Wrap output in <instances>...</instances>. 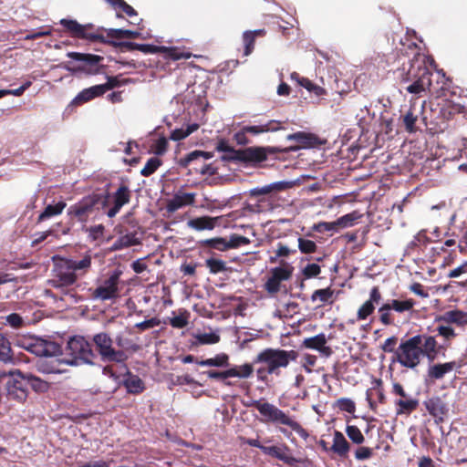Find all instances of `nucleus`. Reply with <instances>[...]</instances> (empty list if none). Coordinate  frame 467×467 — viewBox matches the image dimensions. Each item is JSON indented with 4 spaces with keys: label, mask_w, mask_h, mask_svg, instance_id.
I'll list each match as a JSON object with an SVG mask.
<instances>
[{
    "label": "nucleus",
    "mask_w": 467,
    "mask_h": 467,
    "mask_svg": "<svg viewBox=\"0 0 467 467\" xmlns=\"http://www.w3.org/2000/svg\"><path fill=\"white\" fill-rule=\"evenodd\" d=\"M327 337L324 333L316 335L315 337H306L303 340L302 346L308 349H314L321 353L325 357L332 355L333 351L330 347L327 346Z\"/></svg>",
    "instance_id": "obj_23"
},
{
    "label": "nucleus",
    "mask_w": 467,
    "mask_h": 467,
    "mask_svg": "<svg viewBox=\"0 0 467 467\" xmlns=\"http://www.w3.org/2000/svg\"><path fill=\"white\" fill-rule=\"evenodd\" d=\"M294 272V267L285 262H281V266L272 268L270 276L264 285L265 290L271 296L276 295L281 290V283L288 281Z\"/></svg>",
    "instance_id": "obj_14"
},
{
    "label": "nucleus",
    "mask_w": 467,
    "mask_h": 467,
    "mask_svg": "<svg viewBox=\"0 0 467 467\" xmlns=\"http://www.w3.org/2000/svg\"><path fill=\"white\" fill-rule=\"evenodd\" d=\"M426 410L437 424L442 423L448 413L446 403L440 397H431L423 401Z\"/></svg>",
    "instance_id": "obj_20"
},
{
    "label": "nucleus",
    "mask_w": 467,
    "mask_h": 467,
    "mask_svg": "<svg viewBox=\"0 0 467 467\" xmlns=\"http://www.w3.org/2000/svg\"><path fill=\"white\" fill-rule=\"evenodd\" d=\"M279 147H248L237 150L235 153L234 162H241L247 165L254 166L267 159L268 153H276L281 151Z\"/></svg>",
    "instance_id": "obj_12"
},
{
    "label": "nucleus",
    "mask_w": 467,
    "mask_h": 467,
    "mask_svg": "<svg viewBox=\"0 0 467 467\" xmlns=\"http://www.w3.org/2000/svg\"><path fill=\"white\" fill-rule=\"evenodd\" d=\"M335 291L330 287L317 289L311 295V301L319 300L322 304H332Z\"/></svg>",
    "instance_id": "obj_47"
},
{
    "label": "nucleus",
    "mask_w": 467,
    "mask_h": 467,
    "mask_svg": "<svg viewBox=\"0 0 467 467\" xmlns=\"http://www.w3.org/2000/svg\"><path fill=\"white\" fill-rule=\"evenodd\" d=\"M67 351L70 358H56L50 363L39 364V370L44 373H61L64 371L61 365L78 366L79 364H93L96 358L90 343L82 336H74L67 341Z\"/></svg>",
    "instance_id": "obj_3"
},
{
    "label": "nucleus",
    "mask_w": 467,
    "mask_h": 467,
    "mask_svg": "<svg viewBox=\"0 0 467 467\" xmlns=\"http://www.w3.org/2000/svg\"><path fill=\"white\" fill-rule=\"evenodd\" d=\"M254 364L244 363L240 366H234L229 368L231 378L248 379L254 373Z\"/></svg>",
    "instance_id": "obj_46"
},
{
    "label": "nucleus",
    "mask_w": 467,
    "mask_h": 467,
    "mask_svg": "<svg viewBox=\"0 0 467 467\" xmlns=\"http://www.w3.org/2000/svg\"><path fill=\"white\" fill-rule=\"evenodd\" d=\"M337 407L342 410L353 414L356 411L355 402L348 398H341L337 400Z\"/></svg>",
    "instance_id": "obj_63"
},
{
    "label": "nucleus",
    "mask_w": 467,
    "mask_h": 467,
    "mask_svg": "<svg viewBox=\"0 0 467 467\" xmlns=\"http://www.w3.org/2000/svg\"><path fill=\"white\" fill-rule=\"evenodd\" d=\"M252 406L256 409L262 416L261 420L265 423H271L276 426L284 425L289 427L303 440L309 437L307 431L288 413L285 412L275 405L262 400H254Z\"/></svg>",
    "instance_id": "obj_6"
},
{
    "label": "nucleus",
    "mask_w": 467,
    "mask_h": 467,
    "mask_svg": "<svg viewBox=\"0 0 467 467\" xmlns=\"http://www.w3.org/2000/svg\"><path fill=\"white\" fill-rule=\"evenodd\" d=\"M202 245L219 251H227V240L223 237L203 240Z\"/></svg>",
    "instance_id": "obj_56"
},
{
    "label": "nucleus",
    "mask_w": 467,
    "mask_h": 467,
    "mask_svg": "<svg viewBox=\"0 0 467 467\" xmlns=\"http://www.w3.org/2000/svg\"><path fill=\"white\" fill-rule=\"evenodd\" d=\"M392 309L390 308L389 305L386 302L382 304L379 309V322L388 327V326H393L395 324L394 317L391 313Z\"/></svg>",
    "instance_id": "obj_49"
},
{
    "label": "nucleus",
    "mask_w": 467,
    "mask_h": 467,
    "mask_svg": "<svg viewBox=\"0 0 467 467\" xmlns=\"http://www.w3.org/2000/svg\"><path fill=\"white\" fill-rule=\"evenodd\" d=\"M290 78L293 81H296L299 86L305 88L309 92L314 93L317 97L323 96L327 93L325 88L314 84L308 78L301 77L297 72L291 73Z\"/></svg>",
    "instance_id": "obj_35"
},
{
    "label": "nucleus",
    "mask_w": 467,
    "mask_h": 467,
    "mask_svg": "<svg viewBox=\"0 0 467 467\" xmlns=\"http://www.w3.org/2000/svg\"><path fill=\"white\" fill-rule=\"evenodd\" d=\"M162 164V161L158 157H151L148 160L145 166L140 171V174L149 177L153 174Z\"/></svg>",
    "instance_id": "obj_55"
},
{
    "label": "nucleus",
    "mask_w": 467,
    "mask_h": 467,
    "mask_svg": "<svg viewBox=\"0 0 467 467\" xmlns=\"http://www.w3.org/2000/svg\"><path fill=\"white\" fill-rule=\"evenodd\" d=\"M456 366L455 361L431 365L428 368V377L431 380L441 379L447 373L452 371Z\"/></svg>",
    "instance_id": "obj_32"
},
{
    "label": "nucleus",
    "mask_w": 467,
    "mask_h": 467,
    "mask_svg": "<svg viewBox=\"0 0 467 467\" xmlns=\"http://www.w3.org/2000/svg\"><path fill=\"white\" fill-rule=\"evenodd\" d=\"M25 356H14L11 348V344L6 337L0 333V361L5 364H17L20 361H24Z\"/></svg>",
    "instance_id": "obj_25"
},
{
    "label": "nucleus",
    "mask_w": 467,
    "mask_h": 467,
    "mask_svg": "<svg viewBox=\"0 0 467 467\" xmlns=\"http://www.w3.org/2000/svg\"><path fill=\"white\" fill-rule=\"evenodd\" d=\"M164 55L165 58L171 60H179L182 58H190L191 53L183 52L177 47H164L161 46V52Z\"/></svg>",
    "instance_id": "obj_45"
},
{
    "label": "nucleus",
    "mask_w": 467,
    "mask_h": 467,
    "mask_svg": "<svg viewBox=\"0 0 467 467\" xmlns=\"http://www.w3.org/2000/svg\"><path fill=\"white\" fill-rule=\"evenodd\" d=\"M296 249H290L287 245L282 244V243H278L277 244V249L275 251V257H270V263H275L276 260H277V257H287L289 256L291 254H296Z\"/></svg>",
    "instance_id": "obj_62"
},
{
    "label": "nucleus",
    "mask_w": 467,
    "mask_h": 467,
    "mask_svg": "<svg viewBox=\"0 0 467 467\" xmlns=\"http://www.w3.org/2000/svg\"><path fill=\"white\" fill-rule=\"evenodd\" d=\"M266 31L265 29H257L254 31H245L243 34V41L244 45V55H250L254 48V42L256 37L265 36Z\"/></svg>",
    "instance_id": "obj_38"
},
{
    "label": "nucleus",
    "mask_w": 467,
    "mask_h": 467,
    "mask_svg": "<svg viewBox=\"0 0 467 467\" xmlns=\"http://www.w3.org/2000/svg\"><path fill=\"white\" fill-rule=\"evenodd\" d=\"M213 154L212 152L195 150L185 155L183 158H181L177 163L182 168H188L192 162H195L201 159L209 160L213 158Z\"/></svg>",
    "instance_id": "obj_36"
},
{
    "label": "nucleus",
    "mask_w": 467,
    "mask_h": 467,
    "mask_svg": "<svg viewBox=\"0 0 467 467\" xmlns=\"http://www.w3.org/2000/svg\"><path fill=\"white\" fill-rule=\"evenodd\" d=\"M109 199L110 194L108 192H92L70 205L67 212V216L77 222L85 223L91 216L97 217L102 211L104 213L109 207Z\"/></svg>",
    "instance_id": "obj_5"
},
{
    "label": "nucleus",
    "mask_w": 467,
    "mask_h": 467,
    "mask_svg": "<svg viewBox=\"0 0 467 467\" xmlns=\"http://www.w3.org/2000/svg\"><path fill=\"white\" fill-rule=\"evenodd\" d=\"M244 131L253 135H257L268 131H277L282 129L280 122L276 120H269L263 125L244 126Z\"/></svg>",
    "instance_id": "obj_39"
},
{
    "label": "nucleus",
    "mask_w": 467,
    "mask_h": 467,
    "mask_svg": "<svg viewBox=\"0 0 467 467\" xmlns=\"http://www.w3.org/2000/svg\"><path fill=\"white\" fill-rule=\"evenodd\" d=\"M286 140L296 141V143H298V145L290 146L284 149L281 148L282 150L280 152L296 151L300 148L311 147L316 143L317 137L310 133L297 131L296 133L287 135Z\"/></svg>",
    "instance_id": "obj_22"
},
{
    "label": "nucleus",
    "mask_w": 467,
    "mask_h": 467,
    "mask_svg": "<svg viewBox=\"0 0 467 467\" xmlns=\"http://www.w3.org/2000/svg\"><path fill=\"white\" fill-rule=\"evenodd\" d=\"M120 270H115L108 278L103 280L94 290L91 291V297L95 300L107 301L119 296L120 282Z\"/></svg>",
    "instance_id": "obj_11"
},
{
    "label": "nucleus",
    "mask_w": 467,
    "mask_h": 467,
    "mask_svg": "<svg viewBox=\"0 0 467 467\" xmlns=\"http://www.w3.org/2000/svg\"><path fill=\"white\" fill-rule=\"evenodd\" d=\"M263 453L277 459L292 467L296 466V463L301 462L300 459H297L291 454V449L284 442L279 445H265V447L263 448Z\"/></svg>",
    "instance_id": "obj_16"
},
{
    "label": "nucleus",
    "mask_w": 467,
    "mask_h": 467,
    "mask_svg": "<svg viewBox=\"0 0 467 467\" xmlns=\"http://www.w3.org/2000/svg\"><path fill=\"white\" fill-rule=\"evenodd\" d=\"M298 249L302 254H314L317 252V245L312 240L299 237L298 238Z\"/></svg>",
    "instance_id": "obj_59"
},
{
    "label": "nucleus",
    "mask_w": 467,
    "mask_h": 467,
    "mask_svg": "<svg viewBox=\"0 0 467 467\" xmlns=\"http://www.w3.org/2000/svg\"><path fill=\"white\" fill-rule=\"evenodd\" d=\"M111 7L116 11L118 17H122L121 13H124L126 16L132 17L136 16L137 11L129 4H127L124 0H106Z\"/></svg>",
    "instance_id": "obj_40"
},
{
    "label": "nucleus",
    "mask_w": 467,
    "mask_h": 467,
    "mask_svg": "<svg viewBox=\"0 0 467 467\" xmlns=\"http://www.w3.org/2000/svg\"><path fill=\"white\" fill-rule=\"evenodd\" d=\"M196 363L202 367L227 368L230 366L229 356L225 353L217 354L214 358L196 361Z\"/></svg>",
    "instance_id": "obj_42"
},
{
    "label": "nucleus",
    "mask_w": 467,
    "mask_h": 467,
    "mask_svg": "<svg viewBox=\"0 0 467 467\" xmlns=\"http://www.w3.org/2000/svg\"><path fill=\"white\" fill-rule=\"evenodd\" d=\"M298 353L296 350L267 348L260 351L253 360V364H264L256 369L257 379L267 382L269 375H280V368H286L291 361H296Z\"/></svg>",
    "instance_id": "obj_4"
},
{
    "label": "nucleus",
    "mask_w": 467,
    "mask_h": 467,
    "mask_svg": "<svg viewBox=\"0 0 467 467\" xmlns=\"http://www.w3.org/2000/svg\"><path fill=\"white\" fill-rule=\"evenodd\" d=\"M250 244V240L243 235L232 234L230 240L227 241V250L232 248H237L242 245H247Z\"/></svg>",
    "instance_id": "obj_61"
},
{
    "label": "nucleus",
    "mask_w": 467,
    "mask_h": 467,
    "mask_svg": "<svg viewBox=\"0 0 467 467\" xmlns=\"http://www.w3.org/2000/svg\"><path fill=\"white\" fill-rule=\"evenodd\" d=\"M205 265L213 275H216L227 270L226 263L224 261L213 257L206 259Z\"/></svg>",
    "instance_id": "obj_53"
},
{
    "label": "nucleus",
    "mask_w": 467,
    "mask_h": 467,
    "mask_svg": "<svg viewBox=\"0 0 467 467\" xmlns=\"http://www.w3.org/2000/svg\"><path fill=\"white\" fill-rule=\"evenodd\" d=\"M291 186V183L288 182H276L270 183L268 185H265L263 187H255L250 191V194L252 196H261L266 195L271 192H282L288 189Z\"/></svg>",
    "instance_id": "obj_33"
},
{
    "label": "nucleus",
    "mask_w": 467,
    "mask_h": 467,
    "mask_svg": "<svg viewBox=\"0 0 467 467\" xmlns=\"http://www.w3.org/2000/svg\"><path fill=\"white\" fill-rule=\"evenodd\" d=\"M9 376H17L21 379H26L30 387L36 392H46L47 391L49 385L47 381L42 380L41 379L32 375V374H23L19 369L12 370L8 373Z\"/></svg>",
    "instance_id": "obj_30"
},
{
    "label": "nucleus",
    "mask_w": 467,
    "mask_h": 467,
    "mask_svg": "<svg viewBox=\"0 0 467 467\" xmlns=\"http://www.w3.org/2000/svg\"><path fill=\"white\" fill-rule=\"evenodd\" d=\"M190 312L186 309H182L178 316L171 317L169 324L174 328H184L189 324Z\"/></svg>",
    "instance_id": "obj_51"
},
{
    "label": "nucleus",
    "mask_w": 467,
    "mask_h": 467,
    "mask_svg": "<svg viewBox=\"0 0 467 467\" xmlns=\"http://www.w3.org/2000/svg\"><path fill=\"white\" fill-rule=\"evenodd\" d=\"M196 193L194 192H182L179 191L173 197L167 201L166 211L169 213H173L179 209L193 205L195 203Z\"/></svg>",
    "instance_id": "obj_21"
},
{
    "label": "nucleus",
    "mask_w": 467,
    "mask_h": 467,
    "mask_svg": "<svg viewBox=\"0 0 467 467\" xmlns=\"http://www.w3.org/2000/svg\"><path fill=\"white\" fill-rule=\"evenodd\" d=\"M111 197L112 206L104 212L109 218L115 217L119 213L120 209L130 202L131 191L127 185L121 184Z\"/></svg>",
    "instance_id": "obj_17"
},
{
    "label": "nucleus",
    "mask_w": 467,
    "mask_h": 467,
    "mask_svg": "<svg viewBox=\"0 0 467 467\" xmlns=\"http://www.w3.org/2000/svg\"><path fill=\"white\" fill-rule=\"evenodd\" d=\"M223 216L211 217V216H200L190 219L187 225L196 231L213 230L217 225H220Z\"/></svg>",
    "instance_id": "obj_24"
},
{
    "label": "nucleus",
    "mask_w": 467,
    "mask_h": 467,
    "mask_svg": "<svg viewBox=\"0 0 467 467\" xmlns=\"http://www.w3.org/2000/svg\"><path fill=\"white\" fill-rule=\"evenodd\" d=\"M197 342L202 345L216 344L220 341V336L215 333H203L195 336Z\"/></svg>",
    "instance_id": "obj_60"
},
{
    "label": "nucleus",
    "mask_w": 467,
    "mask_h": 467,
    "mask_svg": "<svg viewBox=\"0 0 467 467\" xmlns=\"http://www.w3.org/2000/svg\"><path fill=\"white\" fill-rule=\"evenodd\" d=\"M20 346L39 357H53L61 352L59 344L40 337H29L21 341Z\"/></svg>",
    "instance_id": "obj_13"
},
{
    "label": "nucleus",
    "mask_w": 467,
    "mask_h": 467,
    "mask_svg": "<svg viewBox=\"0 0 467 467\" xmlns=\"http://www.w3.org/2000/svg\"><path fill=\"white\" fill-rule=\"evenodd\" d=\"M66 206L67 203L64 201H60L56 204L47 205L44 211L38 215L36 220L37 223L47 221L51 217L61 214Z\"/></svg>",
    "instance_id": "obj_37"
},
{
    "label": "nucleus",
    "mask_w": 467,
    "mask_h": 467,
    "mask_svg": "<svg viewBox=\"0 0 467 467\" xmlns=\"http://www.w3.org/2000/svg\"><path fill=\"white\" fill-rule=\"evenodd\" d=\"M122 384L127 392L132 395H139L146 389L144 381L138 375L132 374L129 370L125 375Z\"/></svg>",
    "instance_id": "obj_28"
},
{
    "label": "nucleus",
    "mask_w": 467,
    "mask_h": 467,
    "mask_svg": "<svg viewBox=\"0 0 467 467\" xmlns=\"http://www.w3.org/2000/svg\"><path fill=\"white\" fill-rule=\"evenodd\" d=\"M391 393L397 398L394 400L395 411L397 416H410L418 410L420 406L419 399L410 395L400 382L392 384Z\"/></svg>",
    "instance_id": "obj_8"
},
{
    "label": "nucleus",
    "mask_w": 467,
    "mask_h": 467,
    "mask_svg": "<svg viewBox=\"0 0 467 467\" xmlns=\"http://www.w3.org/2000/svg\"><path fill=\"white\" fill-rule=\"evenodd\" d=\"M199 129V124L192 123L186 126V128L175 129L171 131L170 139L178 141L185 139L192 132L196 131Z\"/></svg>",
    "instance_id": "obj_50"
},
{
    "label": "nucleus",
    "mask_w": 467,
    "mask_h": 467,
    "mask_svg": "<svg viewBox=\"0 0 467 467\" xmlns=\"http://www.w3.org/2000/svg\"><path fill=\"white\" fill-rule=\"evenodd\" d=\"M204 374L207 375V377L211 379H215L217 381L222 382L223 386L226 387H233L234 386V382L229 380L231 378L230 369H226L223 371H217V370H208L204 372Z\"/></svg>",
    "instance_id": "obj_48"
},
{
    "label": "nucleus",
    "mask_w": 467,
    "mask_h": 467,
    "mask_svg": "<svg viewBox=\"0 0 467 467\" xmlns=\"http://www.w3.org/2000/svg\"><path fill=\"white\" fill-rule=\"evenodd\" d=\"M408 48L412 57L395 71L396 78L401 83L412 82L406 87V90L411 94H420L431 87L432 73L426 66V57L420 53V47L412 42L408 45Z\"/></svg>",
    "instance_id": "obj_2"
},
{
    "label": "nucleus",
    "mask_w": 467,
    "mask_h": 467,
    "mask_svg": "<svg viewBox=\"0 0 467 467\" xmlns=\"http://www.w3.org/2000/svg\"><path fill=\"white\" fill-rule=\"evenodd\" d=\"M140 241L136 233H130L119 236L113 244V250H121L133 245L140 244Z\"/></svg>",
    "instance_id": "obj_41"
},
{
    "label": "nucleus",
    "mask_w": 467,
    "mask_h": 467,
    "mask_svg": "<svg viewBox=\"0 0 467 467\" xmlns=\"http://www.w3.org/2000/svg\"><path fill=\"white\" fill-rule=\"evenodd\" d=\"M103 88L99 85H95L81 90L71 101V105L78 106L83 103L88 102L95 98L102 96Z\"/></svg>",
    "instance_id": "obj_29"
},
{
    "label": "nucleus",
    "mask_w": 467,
    "mask_h": 467,
    "mask_svg": "<svg viewBox=\"0 0 467 467\" xmlns=\"http://www.w3.org/2000/svg\"><path fill=\"white\" fill-rule=\"evenodd\" d=\"M333 444L329 447L331 452L340 458L348 457L350 450V444L339 431H334Z\"/></svg>",
    "instance_id": "obj_27"
},
{
    "label": "nucleus",
    "mask_w": 467,
    "mask_h": 467,
    "mask_svg": "<svg viewBox=\"0 0 467 467\" xmlns=\"http://www.w3.org/2000/svg\"><path fill=\"white\" fill-rule=\"evenodd\" d=\"M441 345L434 336L428 334H418L406 340H402L395 351V358L401 367L409 369H416L423 357L430 362H433L441 350Z\"/></svg>",
    "instance_id": "obj_1"
},
{
    "label": "nucleus",
    "mask_w": 467,
    "mask_h": 467,
    "mask_svg": "<svg viewBox=\"0 0 467 467\" xmlns=\"http://www.w3.org/2000/svg\"><path fill=\"white\" fill-rule=\"evenodd\" d=\"M379 386L370 388L366 392V400H371V398L377 399L380 404L386 403V396L383 389L381 388V380L378 381Z\"/></svg>",
    "instance_id": "obj_57"
},
{
    "label": "nucleus",
    "mask_w": 467,
    "mask_h": 467,
    "mask_svg": "<svg viewBox=\"0 0 467 467\" xmlns=\"http://www.w3.org/2000/svg\"><path fill=\"white\" fill-rule=\"evenodd\" d=\"M115 47L125 48L129 51L139 50L144 54H157L161 52V46H155L150 44H138L134 42H116L109 40V44Z\"/></svg>",
    "instance_id": "obj_26"
},
{
    "label": "nucleus",
    "mask_w": 467,
    "mask_h": 467,
    "mask_svg": "<svg viewBox=\"0 0 467 467\" xmlns=\"http://www.w3.org/2000/svg\"><path fill=\"white\" fill-rule=\"evenodd\" d=\"M382 300V294L379 286L375 285L370 289L369 298L365 301L357 311V320L363 321L366 320L369 316H371L376 306L375 305H379Z\"/></svg>",
    "instance_id": "obj_18"
},
{
    "label": "nucleus",
    "mask_w": 467,
    "mask_h": 467,
    "mask_svg": "<svg viewBox=\"0 0 467 467\" xmlns=\"http://www.w3.org/2000/svg\"><path fill=\"white\" fill-rule=\"evenodd\" d=\"M59 24L72 37L109 44V39H106L103 34L90 32V29L93 28L91 24L81 25L77 20L67 18L61 19Z\"/></svg>",
    "instance_id": "obj_9"
},
{
    "label": "nucleus",
    "mask_w": 467,
    "mask_h": 467,
    "mask_svg": "<svg viewBox=\"0 0 467 467\" xmlns=\"http://www.w3.org/2000/svg\"><path fill=\"white\" fill-rule=\"evenodd\" d=\"M25 380L26 379L11 376L5 385L8 399L21 403L26 401L27 398V389Z\"/></svg>",
    "instance_id": "obj_19"
},
{
    "label": "nucleus",
    "mask_w": 467,
    "mask_h": 467,
    "mask_svg": "<svg viewBox=\"0 0 467 467\" xmlns=\"http://www.w3.org/2000/svg\"><path fill=\"white\" fill-rule=\"evenodd\" d=\"M346 433L352 442L356 444H362L365 441L362 432L356 425H348L346 427Z\"/></svg>",
    "instance_id": "obj_58"
},
{
    "label": "nucleus",
    "mask_w": 467,
    "mask_h": 467,
    "mask_svg": "<svg viewBox=\"0 0 467 467\" xmlns=\"http://www.w3.org/2000/svg\"><path fill=\"white\" fill-rule=\"evenodd\" d=\"M436 331L438 335L442 337L446 341H451L457 336L454 329L450 326L440 325L436 327Z\"/></svg>",
    "instance_id": "obj_64"
},
{
    "label": "nucleus",
    "mask_w": 467,
    "mask_h": 467,
    "mask_svg": "<svg viewBox=\"0 0 467 467\" xmlns=\"http://www.w3.org/2000/svg\"><path fill=\"white\" fill-rule=\"evenodd\" d=\"M54 278L50 281L55 288H63L74 285L78 276L68 264L67 258L61 259L54 268Z\"/></svg>",
    "instance_id": "obj_15"
},
{
    "label": "nucleus",
    "mask_w": 467,
    "mask_h": 467,
    "mask_svg": "<svg viewBox=\"0 0 467 467\" xmlns=\"http://www.w3.org/2000/svg\"><path fill=\"white\" fill-rule=\"evenodd\" d=\"M390 308L397 313L410 312L413 309L416 302L412 298L405 300L391 299L387 302Z\"/></svg>",
    "instance_id": "obj_44"
},
{
    "label": "nucleus",
    "mask_w": 467,
    "mask_h": 467,
    "mask_svg": "<svg viewBox=\"0 0 467 467\" xmlns=\"http://www.w3.org/2000/svg\"><path fill=\"white\" fill-rule=\"evenodd\" d=\"M438 321H443L448 324H456L459 327L467 325V312L462 310H450L445 312L438 318Z\"/></svg>",
    "instance_id": "obj_34"
},
{
    "label": "nucleus",
    "mask_w": 467,
    "mask_h": 467,
    "mask_svg": "<svg viewBox=\"0 0 467 467\" xmlns=\"http://www.w3.org/2000/svg\"><path fill=\"white\" fill-rule=\"evenodd\" d=\"M67 261L78 277L86 275L92 267V256L89 253H86L80 259L67 258Z\"/></svg>",
    "instance_id": "obj_31"
},
{
    "label": "nucleus",
    "mask_w": 467,
    "mask_h": 467,
    "mask_svg": "<svg viewBox=\"0 0 467 467\" xmlns=\"http://www.w3.org/2000/svg\"><path fill=\"white\" fill-rule=\"evenodd\" d=\"M216 150L218 151L224 152V155L223 156V161H234L235 153L237 152V150H235L234 147L230 146L228 144V141L222 139L218 141Z\"/></svg>",
    "instance_id": "obj_52"
},
{
    "label": "nucleus",
    "mask_w": 467,
    "mask_h": 467,
    "mask_svg": "<svg viewBox=\"0 0 467 467\" xmlns=\"http://www.w3.org/2000/svg\"><path fill=\"white\" fill-rule=\"evenodd\" d=\"M92 342L103 362L124 363L129 358L124 350L113 348V340L106 332L94 335Z\"/></svg>",
    "instance_id": "obj_7"
},
{
    "label": "nucleus",
    "mask_w": 467,
    "mask_h": 467,
    "mask_svg": "<svg viewBox=\"0 0 467 467\" xmlns=\"http://www.w3.org/2000/svg\"><path fill=\"white\" fill-rule=\"evenodd\" d=\"M418 120V115L414 113V109H410L403 116V124L405 130L413 133L417 131L416 122Z\"/></svg>",
    "instance_id": "obj_54"
},
{
    "label": "nucleus",
    "mask_w": 467,
    "mask_h": 467,
    "mask_svg": "<svg viewBox=\"0 0 467 467\" xmlns=\"http://www.w3.org/2000/svg\"><path fill=\"white\" fill-rule=\"evenodd\" d=\"M67 56L76 61L81 62L75 67H66V69L72 72H84L88 75H96L100 72V63L104 57L99 55L79 53V52H68Z\"/></svg>",
    "instance_id": "obj_10"
},
{
    "label": "nucleus",
    "mask_w": 467,
    "mask_h": 467,
    "mask_svg": "<svg viewBox=\"0 0 467 467\" xmlns=\"http://www.w3.org/2000/svg\"><path fill=\"white\" fill-rule=\"evenodd\" d=\"M361 217L362 214L358 211H353L337 219L335 224L337 230L351 227L355 225Z\"/></svg>",
    "instance_id": "obj_43"
}]
</instances>
